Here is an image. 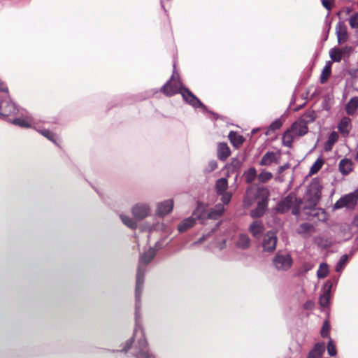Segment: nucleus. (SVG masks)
<instances>
[{
  "label": "nucleus",
  "mask_w": 358,
  "mask_h": 358,
  "mask_svg": "<svg viewBox=\"0 0 358 358\" xmlns=\"http://www.w3.org/2000/svg\"><path fill=\"white\" fill-rule=\"evenodd\" d=\"M174 75L173 74L169 80L160 88L162 92L166 96H172L176 94H180L183 100L188 105L193 107L194 109L201 108L203 113H209L213 116L214 120H217L220 117V115L213 110H210L188 87L181 85L177 89L176 86L171 83Z\"/></svg>",
  "instance_id": "f257e3e1"
},
{
  "label": "nucleus",
  "mask_w": 358,
  "mask_h": 358,
  "mask_svg": "<svg viewBox=\"0 0 358 358\" xmlns=\"http://www.w3.org/2000/svg\"><path fill=\"white\" fill-rule=\"evenodd\" d=\"M155 257V250L152 248H150L147 251L140 255L139 257V264L136 273L135 288V320L136 323L141 318V297L143 289L146 266L150 262H151Z\"/></svg>",
  "instance_id": "f03ea898"
},
{
  "label": "nucleus",
  "mask_w": 358,
  "mask_h": 358,
  "mask_svg": "<svg viewBox=\"0 0 358 358\" xmlns=\"http://www.w3.org/2000/svg\"><path fill=\"white\" fill-rule=\"evenodd\" d=\"M322 188L323 187L318 177L312 179L306 188L304 195L306 203L303 208L304 210L315 209L321 199Z\"/></svg>",
  "instance_id": "7ed1b4c3"
},
{
  "label": "nucleus",
  "mask_w": 358,
  "mask_h": 358,
  "mask_svg": "<svg viewBox=\"0 0 358 358\" xmlns=\"http://www.w3.org/2000/svg\"><path fill=\"white\" fill-rule=\"evenodd\" d=\"M20 111V108L13 101L9 94H0V120L10 122Z\"/></svg>",
  "instance_id": "20e7f679"
},
{
  "label": "nucleus",
  "mask_w": 358,
  "mask_h": 358,
  "mask_svg": "<svg viewBox=\"0 0 358 358\" xmlns=\"http://www.w3.org/2000/svg\"><path fill=\"white\" fill-rule=\"evenodd\" d=\"M138 331L141 334V338L138 339V344L136 345L131 355L136 358H155V355L149 350L148 343L145 337L143 329L139 324V320L137 324H136L134 336H136Z\"/></svg>",
  "instance_id": "39448f33"
},
{
  "label": "nucleus",
  "mask_w": 358,
  "mask_h": 358,
  "mask_svg": "<svg viewBox=\"0 0 358 358\" xmlns=\"http://www.w3.org/2000/svg\"><path fill=\"white\" fill-rule=\"evenodd\" d=\"M358 203V187L353 192L344 194L338 199L333 206V210L345 208L348 210H354Z\"/></svg>",
  "instance_id": "423d86ee"
},
{
  "label": "nucleus",
  "mask_w": 358,
  "mask_h": 358,
  "mask_svg": "<svg viewBox=\"0 0 358 358\" xmlns=\"http://www.w3.org/2000/svg\"><path fill=\"white\" fill-rule=\"evenodd\" d=\"M224 208L222 204L218 203L215 208H210L207 213L204 209H199V208L192 213L197 220H203L210 219L213 220H218L224 213Z\"/></svg>",
  "instance_id": "0eeeda50"
},
{
  "label": "nucleus",
  "mask_w": 358,
  "mask_h": 358,
  "mask_svg": "<svg viewBox=\"0 0 358 358\" xmlns=\"http://www.w3.org/2000/svg\"><path fill=\"white\" fill-rule=\"evenodd\" d=\"M292 259L289 253L282 254L278 250L273 259V264L278 270H288L292 265Z\"/></svg>",
  "instance_id": "6e6552de"
},
{
  "label": "nucleus",
  "mask_w": 358,
  "mask_h": 358,
  "mask_svg": "<svg viewBox=\"0 0 358 358\" xmlns=\"http://www.w3.org/2000/svg\"><path fill=\"white\" fill-rule=\"evenodd\" d=\"M278 242L276 233L272 230L268 231L263 236L262 248L264 252H273Z\"/></svg>",
  "instance_id": "1a4fd4ad"
},
{
  "label": "nucleus",
  "mask_w": 358,
  "mask_h": 358,
  "mask_svg": "<svg viewBox=\"0 0 358 358\" xmlns=\"http://www.w3.org/2000/svg\"><path fill=\"white\" fill-rule=\"evenodd\" d=\"M131 214L136 222H140L146 218L150 213V208L148 204L137 203L131 208Z\"/></svg>",
  "instance_id": "9d476101"
},
{
  "label": "nucleus",
  "mask_w": 358,
  "mask_h": 358,
  "mask_svg": "<svg viewBox=\"0 0 358 358\" xmlns=\"http://www.w3.org/2000/svg\"><path fill=\"white\" fill-rule=\"evenodd\" d=\"M295 193L290 192L285 198L282 199L276 205L275 211L280 214H284L289 211L294 203Z\"/></svg>",
  "instance_id": "9b49d317"
},
{
  "label": "nucleus",
  "mask_w": 358,
  "mask_h": 358,
  "mask_svg": "<svg viewBox=\"0 0 358 358\" xmlns=\"http://www.w3.org/2000/svg\"><path fill=\"white\" fill-rule=\"evenodd\" d=\"M173 200L167 199L157 203L156 215L159 217H164L170 213L173 208Z\"/></svg>",
  "instance_id": "f8f14e48"
},
{
  "label": "nucleus",
  "mask_w": 358,
  "mask_h": 358,
  "mask_svg": "<svg viewBox=\"0 0 358 358\" xmlns=\"http://www.w3.org/2000/svg\"><path fill=\"white\" fill-rule=\"evenodd\" d=\"M336 34L337 37L338 43L342 44L348 40V33L346 25L339 21L336 26Z\"/></svg>",
  "instance_id": "ddd939ff"
},
{
  "label": "nucleus",
  "mask_w": 358,
  "mask_h": 358,
  "mask_svg": "<svg viewBox=\"0 0 358 358\" xmlns=\"http://www.w3.org/2000/svg\"><path fill=\"white\" fill-rule=\"evenodd\" d=\"M289 129L299 136H303L308 131L307 122H303V119L301 118L298 121L294 122Z\"/></svg>",
  "instance_id": "4468645a"
},
{
  "label": "nucleus",
  "mask_w": 358,
  "mask_h": 358,
  "mask_svg": "<svg viewBox=\"0 0 358 358\" xmlns=\"http://www.w3.org/2000/svg\"><path fill=\"white\" fill-rule=\"evenodd\" d=\"M248 230L255 238L259 239L264 234V227L261 221H253Z\"/></svg>",
  "instance_id": "2eb2a0df"
},
{
  "label": "nucleus",
  "mask_w": 358,
  "mask_h": 358,
  "mask_svg": "<svg viewBox=\"0 0 358 358\" xmlns=\"http://www.w3.org/2000/svg\"><path fill=\"white\" fill-rule=\"evenodd\" d=\"M268 203L264 201H259L256 207L250 211V216L252 218L257 219L262 217L268 208Z\"/></svg>",
  "instance_id": "dca6fc26"
},
{
  "label": "nucleus",
  "mask_w": 358,
  "mask_h": 358,
  "mask_svg": "<svg viewBox=\"0 0 358 358\" xmlns=\"http://www.w3.org/2000/svg\"><path fill=\"white\" fill-rule=\"evenodd\" d=\"M230 155L231 150L227 143L221 142L217 144V157L220 161H226Z\"/></svg>",
  "instance_id": "f3484780"
},
{
  "label": "nucleus",
  "mask_w": 358,
  "mask_h": 358,
  "mask_svg": "<svg viewBox=\"0 0 358 358\" xmlns=\"http://www.w3.org/2000/svg\"><path fill=\"white\" fill-rule=\"evenodd\" d=\"M325 351V344L324 342H319L315 344L313 348L309 351L308 358H321Z\"/></svg>",
  "instance_id": "a211bd4d"
},
{
  "label": "nucleus",
  "mask_w": 358,
  "mask_h": 358,
  "mask_svg": "<svg viewBox=\"0 0 358 358\" xmlns=\"http://www.w3.org/2000/svg\"><path fill=\"white\" fill-rule=\"evenodd\" d=\"M353 162L350 159L343 158L338 164L339 171L343 176L348 175L352 171Z\"/></svg>",
  "instance_id": "6ab92c4d"
},
{
  "label": "nucleus",
  "mask_w": 358,
  "mask_h": 358,
  "mask_svg": "<svg viewBox=\"0 0 358 358\" xmlns=\"http://www.w3.org/2000/svg\"><path fill=\"white\" fill-rule=\"evenodd\" d=\"M228 138L230 143L235 148H238L245 141V138L242 135L238 134L234 131H229Z\"/></svg>",
  "instance_id": "aec40b11"
},
{
  "label": "nucleus",
  "mask_w": 358,
  "mask_h": 358,
  "mask_svg": "<svg viewBox=\"0 0 358 358\" xmlns=\"http://www.w3.org/2000/svg\"><path fill=\"white\" fill-rule=\"evenodd\" d=\"M270 196L269 189L264 186L257 187L256 193L255 194V199H260L259 201H264L266 203H268Z\"/></svg>",
  "instance_id": "412c9836"
},
{
  "label": "nucleus",
  "mask_w": 358,
  "mask_h": 358,
  "mask_svg": "<svg viewBox=\"0 0 358 358\" xmlns=\"http://www.w3.org/2000/svg\"><path fill=\"white\" fill-rule=\"evenodd\" d=\"M196 217H193L192 216L189 217L187 218L184 219L178 225V230L180 233H184L187 231L189 229L192 227L196 222Z\"/></svg>",
  "instance_id": "4be33fe9"
},
{
  "label": "nucleus",
  "mask_w": 358,
  "mask_h": 358,
  "mask_svg": "<svg viewBox=\"0 0 358 358\" xmlns=\"http://www.w3.org/2000/svg\"><path fill=\"white\" fill-rule=\"evenodd\" d=\"M358 108V97L353 96L350 98L345 105L346 113L349 115H353Z\"/></svg>",
  "instance_id": "5701e85b"
},
{
  "label": "nucleus",
  "mask_w": 358,
  "mask_h": 358,
  "mask_svg": "<svg viewBox=\"0 0 358 358\" xmlns=\"http://www.w3.org/2000/svg\"><path fill=\"white\" fill-rule=\"evenodd\" d=\"M134 343V336L130 338L129 339H128L124 345V347L121 350H114V349H106V350L108 351V352H113V353H115V352H124V353H127L129 352V350L130 349H131V351L132 352L136 346V345L138 344V342L134 345V348H132V345ZM130 354H131V352H130ZM131 356H133L132 355H131Z\"/></svg>",
  "instance_id": "b1692460"
},
{
  "label": "nucleus",
  "mask_w": 358,
  "mask_h": 358,
  "mask_svg": "<svg viewBox=\"0 0 358 358\" xmlns=\"http://www.w3.org/2000/svg\"><path fill=\"white\" fill-rule=\"evenodd\" d=\"M338 134L336 131H333L329 134L327 141L324 143V149L326 152L331 151L334 145L337 142L338 139Z\"/></svg>",
  "instance_id": "393cba45"
},
{
  "label": "nucleus",
  "mask_w": 358,
  "mask_h": 358,
  "mask_svg": "<svg viewBox=\"0 0 358 358\" xmlns=\"http://www.w3.org/2000/svg\"><path fill=\"white\" fill-rule=\"evenodd\" d=\"M350 122L351 120L348 117H343L341 118L338 124V129L342 135L348 136L349 134L348 127L350 124Z\"/></svg>",
  "instance_id": "a878e982"
},
{
  "label": "nucleus",
  "mask_w": 358,
  "mask_h": 358,
  "mask_svg": "<svg viewBox=\"0 0 358 358\" xmlns=\"http://www.w3.org/2000/svg\"><path fill=\"white\" fill-rule=\"evenodd\" d=\"M238 248L246 250L250 246V238L247 234H241L236 243Z\"/></svg>",
  "instance_id": "bb28decb"
},
{
  "label": "nucleus",
  "mask_w": 358,
  "mask_h": 358,
  "mask_svg": "<svg viewBox=\"0 0 358 358\" xmlns=\"http://www.w3.org/2000/svg\"><path fill=\"white\" fill-rule=\"evenodd\" d=\"M120 218L122 223L131 229H136L138 227L137 222L134 217H130L129 215L124 214L120 215Z\"/></svg>",
  "instance_id": "cd10ccee"
},
{
  "label": "nucleus",
  "mask_w": 358,
  "mask_h": 358,
  "mask_svg": "<svg viewBox=\"0 0 358 358\" xmlns=\"http://www.w3.org/2000/svg\"><path fill=\"white\" fill-rule=\"evenodd\" d=\"M331 74V62L328 61L326 62V64L322 71V73L320 77V81L322 84L325 83L329 76Z\"/></svg>",
  "instance_id": "c85d7f7f"
},
{
  "label": "nucleus",
  "mask_w": 358,
  "mask_h": 358,
  "mask_svg": "<svg viewBox=\"0 0 358 358\" xmlns=\"http://www.w3.org/2000/svg\"><path fill=\"white\" fill-rule=\"evenodd\" d=\"M228 187V180L226 178H221L217 180L215 182V189L217 194H222L225 192Z\"/></svg>",
  "instance_id": "c756f323"
},
{
  "label": "nucleus",
  "mask_w": 358,
  "mask_h": 358,
  "mask_svg": "<svg viewBox=\"0 0 358 358\" xmlns=\"http://www.w3.org/2000/svg\"><path fill=\"white\" fill-rule=\"evenodd\" d=\"M350 257L347 254L343 255L339 258L335 266V270L336 272H342L347 266Z\"/></svg>",
  "instance_id": "7c9ffc66"
},
{
  "label": "nucleus",
  "mask_w": 358,
  "mask_h": 358,
  "mask_svg": "<svg viewBox=\"0 0 358 358\" xmlns=\"http://www.w3.org/2000/svg\"><path fill=\"white\" fill-rule=\"evenodd\" d=\"M292 129L289 128L285 130L282 134V143L284 146L292 148L293 143V136L292 135Z\"/></svg>",
  "instance_id": "2f4dec72"
},
{
  "label": "nucleus",
  "mask_w": 358,
  "mask_h": 358,
  "mask_svg": "<svg viewBox=\"0 0 358 358\" xmlns=\"http://www.w3.org/2000/svg\"><path fill=\"white\" fill-rule=\"evenodd\" d=\"M35 129L42 136L48 138L49 141L54 143L55 145H58L56 141V135L52 131L48 129L40 128H35Z\"/></svg>",
  "instance_id": "473e14b6"
},
{
  "label": "nucleus",
  "mask_w": 358,
  "mask_h": 358,
  "mask_svg": "<svg viewBox=\"0 0 358 358\" xmlns=\"http://www.w3.org/2000/svg\"><path fill=\"white\" fill-rule=\"evenodd\" d=\"M324 163V160L321 157H319L310 166L308 176H310L317 173L321 169Z\"/></svg>",
  "instance_id": "72a5a7b5"
},
{
  "label": "nucleus",
  "mask_w": 358,
  "mask_h": 358,
  "mask_svg": "<svg viewBox=\"0 0 358 358\" xmlns=\"http://www.w3.org/2000/svg\"><path fill=\"white\" fill-rule=\"evenodd\" d=\"M243 176L245 177V182L251 184L254 182L257 177V170L255 167L252 166L244 172Z\"/></svg>",
  "instance_id": "f704fd0d"
},
{
  "label": "nucleus",
  "mask_w": 358,
  "mask_h": 358,
  "mask_svg": "<svg viewBox=\"0 0 358 358\" xmlns=\"http://www.w3.org/2000/svg\"><path fill=\"white\" fill-rule=\"evenodd\" d=\"M329 273V265L326 262H322L319 268L317 271V276L319 279L324 278H326Z\"/></svg>",
  "instance_id": "c9c22d12"
},
{
  "label": "nucleus",
  "mask_w": 358,
  "mask_h": 358,
  "mask_svg": "<svg viewBox=\"0 0 358 358\" xmlns=\"http://www.w3.org/2000/svg\"><path fill=\"white\" fill-rule=\"evenodd\" d=\"M274 156V152L268 151L266 152L261 160L259 162L260 166H269L273 163V157Z\"/></svg>",
  "instance_id": "e433bc0d"
},
{
  "label": "nucleus",
  "mask_w": 358,
  "mask_h": 358,
  "mask_svg": "<svg viewBox=\"0 0 358 358\" xmlns=\"http://www.w3.org/2000/svg\"><path fill=\"white\" fill-rule=\"evenodd\" d=\"M329 57L334 62H340L342 59L341 50L339 48L334 47L329 50Z\"/></svg>",
  "instance_id": "4c0bfd02"
},
{
  "label": "nucleus",
  "mask_w": 358,
  "mask_h": 358,
  "mask_svg": "<svg viewBox=\"0 0 358 358\" xmlns=\"http://www.w3.org/2000/svg\"><path fill=\"white\" fill-rule=\"evenodd\" d=\"M9 122L22 128L31 127V124L29 123L26 120L21 117H17L16 116L13 117Z\"/></svg>",
  "instance_id": "58836bf2"
},
{
  "label": "nucleus",
  "mask_w": 358,
  "mask_h": 358,
  "mask_svg": "<svg viewBox=\"0 0 358 358\" xmlns=\"http://www.w3.org/2000/svg\"><path fill=\"white\" fill-rule=\"evenodd\" d=\"M317 115L314 110L306 111L303 113L301 119H303V122H307V125L315 120Z\"/></svg>",
  "instance_id": "ea45409f"
},
{
  "label": "nucleus",
  "mask_w": 358,
  "mask_h": 358,
  "mask_svg": "<svg viewBox=\"0 0 358 358\" xmlns=\"http://www.w3.org/2000/svg\"><path fill=\"white\" fill-rule=\"evenodd\" d=\"M327 353L330 357H334L337 355L336 345L334 341L329 338L327 345Z\"/></svg>",
  "instance_id": "a19ab883"
},
{
  "label": "nucleus",
  "mask_w": 358,
  "mask_h": 358,
  "mask_svg": "<svg viewBox=\"0 0 358 358\" xmlns=\"http://www.w3.org/2000/svg\"><path fill=\"white\" fill-rule=\"evenodd\" d=\"M331 329V325L329 320H325L323 322L322 327L320 331V334L322 338H331L329 336V331Z\"/></svg>",
  "instance_id": "79ce46f5"
},
{
  "label": "nucleus",
  "mask_w": 358,
  "mask_h": 358,
  "mask_svg": "<svg viewBox=\"0 0 358 358\" xmlns=\"http://www.w3.org/2000/svg\"><path fill=\"white\" fill-rule=\"evenodd\" d=\"M330 297L331 294L322 292L319 297V304L320 306L322 308H328L330 304Z\"/></svg>",
  "instance_id": "37998d69"
},
{
  "label": "nucleus",
  "mask_w": 358,
  "mask_h": 358,
  "mask_svg": "<svg viewBox=\"0 0 358 358\" xmlns=\"http://www.w3.org/2000/svg\"><path fill=\"white\" fill-rule=\"evenodd\" d=\"M273 178V174L263 169L258 175L259 180L262 183H266Z\"/></svg>",
  "instance_id": "c03bdc74"
},
{
  "label": "nucleus",
  "mask_w": 358,
  "mask_h": 358,
  "mask_svg": "<svg viewBox=\"0 0 358 358\" xmlns=\"http://www.w3.org/2000/svg\"><path fill=\"white\" fill-rule=\"evenodd\" d=\"M243 160H240L238 157H234L231 159L230 166L231 167L232 171H238L242 166Z\"/></svg>",
  "instance_id": "a18cd8bd"
},
{
  "label": "nucleus",
  "mask_w": 358,
  "mask_h": 358,
  "mask_svg": "<svg viewBox=\"0 0 358 358\" xmlns=\"http://www.w3.org/2000/svg\"><path fill=\"white\" fill-rule=\"evenodd\" d=\"M321 3L322 6L328 10V13L326 16V17L328 18L331 8L334 5V0H321Z\"/></svg>",
  "instance_id": "49530a36"
},
{
  "label": "nucleus",
  "mask_w": 358,
  "mask_h": 358,
  "mask_svg": "<svg viewBox=\"0 0 358 358\" xmlns=\"http://www.w3.org/2000/svg\"><path fill=\"white\" fill-rule=\"evenodd\" d=\"M282 126V122L281 121L280 118H278V119H275L274 121H273L270 124L268 128L272 131H275L280 129V127Z\"/></svg>",
  "instance_id": "de8ad7c7"
},
{
  "label": "nucleus",
  "mask_w": 358,
  "mask_h": 358,
  "mask_svg": "<svg viewBox=\"0 0 358 358\" xmlns=\"http://www.w3.org/2000/svg\"><path fill=\"white\" fill-rule=\"evenodd\" d=\"M349 24L352 29L358 28V12L351 15L349 19Z\"/></svg>",
  "instance_id": "09e8293b"
},
{
  "label": "nucleus",
  "mask_w": 358,
  "mask_h": 358,
  "mask_svg": "<svg viewBox=\"0 0 358 358\" xmlns=\"http://www.w3.org/2000/svg\"><path fill=\"white\" fill-rule=\"evenodd\" d=\"M334 285L333 284L331 280H327L323 285L322 292L331 294V291Z\"/></svg>",
  "instance_id": "8fccbe9b"
},
{
  "label": "nucleus",
  "mask_w": 358,
  "mask_h": 358,
  "mask_svg": "<svg viewBox=\"0 0 358 358\" xmlns=\"http://www.w3.org/2000/svg\"><path fill=\"white\" fill-rule=\"evenodd\" d=\"M217 167V161L215 160H210L208 164V166L206 167V169H204V172L205 173H211L213 172V171H215Z\"/></svg>",
  "instance_id": "3c124183"
},
{
  "label": "nucleus",
  "mask_w": 358,
  "mask_h": 358,
  "mask_svg": "<svg viewBox=\"0 0 358 358\" xmlns=\"http://www.w3.org/2000/svg\"><path fill=\"white\" fill-rule=\"evenodd\" d=\"M220 195L222 196L221 201L224 205H227L230 203L232 196L231 193L225 192Z\"/></svg>",
  "instance_id": "603ef678"
},
{
  "label": "nucleus",
  "mask_w": 358,
  "mask_h": 358,
  "mask_svg": "<svg viewBox=\"0 0 358 358\" xmlns=\"http://www.w3.org/2000/svg\"><path fill=\"white\" fill-rule=\"evenodd\" d=\"M357 251H358V236L355 239L353 245L351 247V248L349 251V254H348V255H349V257L351 258L352 257H353L355 255V254Z\"/></svg>",
  "instance_id": "864d4df0"
},
{
  "label": "nucleus",
  "mask_w": 358,
  "mask_h": 358,
  "mask_svg": "<svg viewBox=\"0 0 358 358\" xmlns=\"http://www.w3.org/2000/svg\"><path fill=\"white\" fill-rule=\"evenodd\" d=\"M340 49L341 50L342 57L343 56L345 57H349L353 50L352 48L348 45H345Z\"/></svg>",
  "instance_id": "5fc2aeb1"
},
{
  "label": "nucleus",
  "mask_w": 358,
  "mask_h": 358,
  "mask_svg": "<svg viewBox=\"0 0 358 358\" xmlns=\"http://www.w3.org/2000/svg\"><path fill=\"white\" fill-rule=\"evenodd\" d=\"M314 306H315L314 302L311 300H308L303 303V308L304 310H312V309H313Z\"/></svg>",
  "instance_id": "6e6d98bb"
},
{
  "label": "nucleus",
  "mask_w": 358,
  "mask_h": 358,
  "mask_svg": "<svg viewBox=\"0 0 358 358\" xmlns=\"http://www.w3.org/2000/svg\"><path fill=\"white\" fill-rule=\"evenodd\" d=\"M300 227L303 230V231L308 232L313 228V225L308 222H304L300 224Z\"/></svg>",
  "instance_id": "4d7b16f0"
},
{
  "label": "nucleus",
  "mask_w": 358,
  "mask_h": 358,
  "mask_svg": "<svg viewBox=\"0 0 358 358\" xmlns=\"http://www.w3.org/2000/svg\"><path fill=\"white\" fill-rule=\"evenodd\" d=\"M220 224H221V222H218L215 225V227H213V228L211 229V230H210L208 233H207V234H204V235H206V239H207V238H208V237H209L212 234L215 233V232L217 231V229L220 227Z\"/></svg>",
  "instance_id": "13d9d810"
},
{
  "label": "nucleus",
  "mask_w": 358,
  "mask_h": 358,
  "mask_svg": "<svg viewBox=\"0 0 358 358\" xmlns=\"http://www.w3.org/2000/svg\"><path fill=\"white\" fill-rule=\"evenodd\" d=\"M281 155V150H278L277 152H274V156L273 157V163L278 164L280 162V157Z\"/></svg>",
  "instance_id": "bf43d9fd"
},
{
  "label": "nucleus",
  "mask_w": 358,
  "mask_h": 358,
  "mask_svg": "<svg viewBox=\"0 0 358 358\" xmlns=\"http://www.w3.org/2000/svg\"><path fill=\"white\" fill-rule=\"evenodd\" d=\"M294 203H293L294 206H299L301 208V205L303 203V199L300 197H296V196L294 198Z\"/></svg>",
  "instance_id": "052dcab7"
},
{
  "label": "nucleus",
  "mask_w": 358,
  "mask_h": 358,
  "mask_svg": "<svg viewBox=\"0 0 358 358\" xmlns=\"http://www.w3.org/2000/svg\"><path fill=\"white\" fill-rule=\"evenodd\" d=\"M290 166V164L287 162V163H285L282 166H280L278 169V174H280L282 173L283 171H285L286 169H289Z\"/></svg>",
  "instance_id": "680f3d73"
},
{
  "label": "nucleus",
  "mask_w": 358,
  "mask_h": 358,
  "mask_svg": "<svg viewBox=\"0 0 358 358\" xmlns=\"http://www.w3.org/2000/svg\"><path fill=\"white\" fill-rule=\"evenodd\" d=\"M164 247L163 243L161 241H157L152 248L155 250V254L156 255L157 251L162 249Z\"/></svg>",
  "instance_id": "e2e57ef3"
},
{
  "label": "nucleus",
  "mask_w": 358,
  "mask_h": 358,
  "mask_svg": "<svg viewBox=\"0 0 358 358\" xmlns=\"http://www.w3.org/2000/svg\"><path fill=\"white\" fill-rule=\"evenodd\" d=\"M0 92H5V94H8V87L1 80H0Z\"/></svg>",
  "instance_id": "0e129e2a"
},
{
  "label": "nucleus",
  "mask_w": 358,
  "mask_h": 358,
  "mask_svg": "<svg viewBox=\"0 0 358 358\" xmlns=\"http://www.w3.org/2000/svg\"><path fill=\"white\" fill-rule=\"evenodd\" d=\"M291 208H292V213L294 215H298L300 213V210H301L300 207L292 205Z\"/></svg>",
  "instance_id": "69168bd1"
},
{
  "label": "nucleus",
  "mask_w": 358,
  "mask_h": 358,
  "mask_svg": "<svg viewBox=\"0 0 358 358\" xmlns=\"http://www.w3.org/2000/svg\"><path fill=\"white\" fill-rule=\"evenodd\" d=\"M329 280H331L334 285H337L338 280H339V275H334L332 276Z\"/></svg>",
  "instance_id": "338daca9"
},
{
  "label": "nucleus",
  "mask_w": 358,
  "mask_h": 358,
  "mask_svg": "<svg viewBox=\"0 0 358 358\" xmlns=\"http://www.w3.org/2000/svg\"><path fill=\"white\" fill-rule=\"evenodd\" d=\"M325 27L327 30V32H329L331 29V22L328 21L327 17L325 20Z\"/></svg>",
  "instance_id": "774afa93"
}]
</instances>
